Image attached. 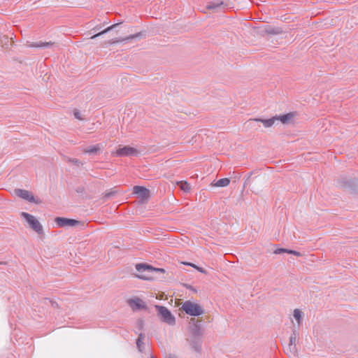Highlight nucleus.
I'll return each instance as SVG.
<instances>
[{"label": "nucleus", "mask_w": 358, "mask_h": 358, "mask_svg": "<svg viewBox=\"0 0 358 358\" xmlns=\"http://www.w3.org/2000/svg\"><path fill=\"white\" fill-rule=\"evenodd\" d=\"M229 183H230V180L227 178H221V179L218 180L215 183H212V186L216 187H224L228 186L229 185Z\"/></svg>", "instance_id": "13"}, {"label": "nucleus", "mask_w": 358, "mask_h": 358, "mask_svg": "<svg viewBox=\"0 0 358 358\" xmlns=\"http://www.w3.org/2000/svg\"><path fill=\"white\" fill-rule=\"evenodd\" d=\"M278 119V124L280 122L282 124H289L294 117V114L292 113H289L287 114L280 115L275 116Z\"/></svg>", "instance_id": "10"}, {"label": "nucleus", "mask_w": 358, "mask_h": 358, "mask_svg": "<svg viewBox=\"0 0 358 358\" xmlns=\"http://www.w3.org/2000/svg\"><path fill=\"white\" fill-rule=\"evenodd\" d=\"M113 27H114V25H113V26H111V27H108L107 29H104L103 31H101V32H99V33H98V34H96L93 35L92 36H91V37H90V38H91V39H94V38H96V37H98V36H101V35H102V34H105V33L108 32V31H110V30Z\"/></svg>", "instance_id": "18"}, {"label": "nucleus", "mask_w": 358, "mask_h": 358, "mask_svg": "<svg viewBox=\"0 0 358 358\" xmlns=\"http://www.w3.org/2000/svg\"><path fill=\"white\" fill-rule=\"evenodd\" d=\"M53 45L52 43H38L36 45H35L34 46L35 47H37V48H45V47H50V46H52Z\"/></svg>", "instance_id": "19"}, {"label": "nucleus", "mask_w": 358, "mask_h": 358, "mask_svg": "<svg viewBox=\"0 0 358 358\" xmlns=\"http://www.w3.org/2000/svg\"><path fill=\"white\" fill-rule=\"evenodd\" d=\"M196 269L199 272H200V273H206L205 270H203L201 267H199V266H197V267L196 268Z\"/></svg>", "instance_id": "25"}, {"label": "nucleus", "mask_w": 358, "mask_h": 358, "mask_svg": "<svg viewBox=\"0 0 358 358\" xmlns=\"http://www.w3.org/2000/svg\"><path fill=\"white\" fill-rule=\"evenodd\" d=\"M133 191L142 199H147L150 196L149 189L143 186H135Z\"/></svg>", "instance_id": "7"}, {"label": "nucleus", "mask_w": 358, "mask_h": 358, "mask_svg": "<svg viewBox=\"0 0 358 358\" xmlns=\"http://www.w3.org/2000/svg\"><path fill=\"white\" fill-rule=\"evenodd\" d=\"M181 308L191 316H200L204 313L202 307L196 303L187 301L182 304Z\"/></svg>", "instance_id": "3"}, {"label": "nucleus", "mask_w": 358, "mask_h": 358, "mask_svg": "<svg viewBox=\"0 0 358 358\" xmlns=\"http://www.w3.org/2000/svg\"><path fill=\"white\" fill-rule=\"evenodd\" d=\"M137 150L130 146H124L116 150L117 156H131L137 154Z\"/></svg>", "instance_id": "6"}, {"label": "nucleus", "mask_w": 358, "mask_h": 358, "mask_svg": "<svg viewBox=\"0 0 358 358\" xmlns=\"http://www.w3.org/2000/svg\"><path fill=\"white\" fill-rule=\"evenodd\" d=\"M73 114H74V116H75V117H76V119H78V120H81L80 113V112H79V111H75V112L73 113Z\"/></svg>", "instance_id": "24"}, {"label": "nucleus", "mask_w": 358, "mask_h": 358, "mask_svg": "<svg viewBox=\"0 0 358 358\" xmlns=\"http://www.w3.org/2000/svg\"><path fill=\"white\" fill-rule=\"evenodd\" d=\"M142 338H143L142 334H140V337L137 339V341H136V344L138 346V348H140V346L142 343Z\"/></svg>", "instance_id": "23"}, {"label": "nucleus", "mask_w": 358, "mask_h": 358, "mask_svg": "<svg viewBox=\"0 0 358 358\" xmlns=\"http://www.w3.org/2000/svg\"><path fill=\"white\" fill-rule=\"evenodd\" d=\"M100 150V147L99 145H94V146H91L87 149L85 150V153H94V152H96L97 151H99Z\"/></svg>", "instance_id": "17"}, {"label": "nucleus", "mask_w": 358, "mask_h": 358, "mask_svg": "<svg viewBox=\"0 0 358 358\" xmlns=\"http://www.w3.org/2000/svg\"><path fill=\"white\" fill-rule=\"evenodd\" d=\"M178 185L180 189L183 190L185 192H188L191 189L189 184L187 183V182H180Z\"/></svg>", "instance_id": "16"}, {"label": "nucleus", "mask_w": 358, "mask_h": 358, "mask_svg": "<svg viewBox=\"0 0 358 358\" xmlns=\"http://www.w3.org/2000/svg\"><path fill=\"white\" fill-rule=\"evenodd\" d=\"M152 358H154V357H152Z\"/></svg>", "instance_id": "27"}, {"label": "nucleus", "mask_w": 358, "mask_h": 358, "mask_svg": "<svg viewBox=\"0 0 358 358\" xmlns=\"http://www.w3.org/2000/svg\"><path fill=\"white\" fill-rule=\"evenodd\" d=\"M55 222L60 227H73L79 223V222L76 220L59 217L55 218Z\"/></svg>", "instance_id": "5"}, {"label": "nucleus", "mask_w": 358, "mask_h": 358, "mask_svg": "<svg viewBox=\"0 0 358 358\" xmlns=\"http://www.w3.org/2000/svg\"><path fill=\"white\" fill-rule=\"evenodd\" d=\"M253 121H255V122H260L262 123L263 126L265 127V128H269V127H271L274 125H276L278 124V119L275 116L271 117V118H269V119H266V120H264V119H260V118H255V119H253L252 120Z\"/></svg>", "instance_id": "8"}, {"label": "nucleus", "mask_w": 358, "mask_h": 358, "mask_svg": "<svg viewBox=\"0 0 358 358\" xmlns=\"http://www.w3.org/2000/svg\"><path fill=\"white\" fill-rule=\"evenodd\" d=\"M155 308L163 322L169 325H174L176 324V317L166 307L156 305Z\"/></svg>", "instance_id": "4"}, {"label": "nucleus", "mask_w": 358, "mask_h": 358, "mask_svg": "<svg viewBox=\"0 0 358 358\" xmlns=\"http://www.w3.org/2000/svg\"><path fill=\"white\" fill-rule=\"evenodd\" d=\"M182 264L184 265L189 266L195 269L197 267V266L196 264L190 263V262H182Z\"/></svg>", "instance_id": "22"}, {"label": "nucleus", "mask_w": 358, "mask_h": 358, "mask_svg": "<svg viewBox=\"0 0 358 358\" xmlns=\"http://www.w3.org/2000/svg\"><path fill=\"white\" fill-rule=\"evenodd\" d=\"M129 305L134 310L142 309L145 307V303L140 299H131Z\"/></svg>", "instance_id": "11"}, {"label": "nucleus", "mask_w": 358, "mask_h": 358, "mask_svg": "<svg viewBox=\"0 0 358 358\" xmlns=\"http://www.w3.org/2000/svg\"><path fill=\"white\" fill-rule=\"evenodd\" d=\"M297 338V333L296 331H294L293 334L291 335L289 338V343L288 345V348L292 353H294L296 349V341Z\"/></svg>", "instance_id": "12"}, {"label": "nucleus", "mask_w": 358, "mask_h": 358, "mask_svg": "<svg viewBox=\"0 0 358 358\" xmlns=\"http://www.w3.org/2000/svg\"><path fill=\"white\" fill-rule=\"evenodd\" d=\"M16 194L20 198L27 200L31 203L35 202L34 196L29 191L25 189H17Z\"/></svg>", "instance_id": "9"}, {"label": "nucleus", "mask_w": 358, "mask_h": 358, "mask_svg": "<svg viewBox=\"0 0 358 358\" xmlns=\"http://www.w3.org/2000/svg\"><path fill=\"white\" fill-rule=\"evenodd\" d=\"M139 36H140V34H134V35H131L127 38H120L118 40L110 41L109 43H123V42H126V41L133 39V38H138Z\"/></svg>", "instance_id": "15"}, {"label": "nucleus", "mask_w": 358, "mask_h": 358, "mask_svg": "<svg viewBox=\"0 0 358 358\" xmlns=\"http://www.w3.org/2000/svg\"><path fill=\"white\" fill-rule=\"evenodd\" d=\"M138 326H139V328H143V323L142 321H139L138 322Z\"/></svg>", "instance_id": "26"}, {"label": "nucleus", "mask_w": 358, "mask_h": 358, "mask_svg": "<svg viewBox=\"0 0 358 358\" xmlns=\"http://www.w3.org/2000/svg\"><path fill=\"white\" fill-rule=\"evenodd\" d=\"M287 249L278 248V249H276V250L274 251V253H275V254H280V253H282V252H287Z\"/></svg>", "instance_id": "21"}, {"label": "nucleus", "mask_w": 358, "mask_h": 358, "mask_svg": "<svg viewBox=\"0 0 358 358\" xmlns=\"http://www.w3.org/2000/svg\"><path fill=\"white\" fill-rule=\"evenodd\" d=\"M287 253L292 254V255H294L298 256V257L301 256V253L299 252L292 250H287Z\"/></svg>", "instance_id": "20"}, {"label": "nucleus", "mask_w": 358, "mask_h": 358, "mask_svg": "<svg viewBox=\"0 0 358 358\" xmlns=\"http://www.w3.org/2000/svg\"><path fill=\"white\" fill-rule=\"evenodd\" d=\"M138 272L137 277L143 280H150L152 278L153 272H164L163 268H155L145 264H137L136 266Z\"/></svg>", "instance_id": "2"}, {"label": "nucleus", "mask_w": 358, "mask_h": 358, "mask_svg": "<svg viewBox=\"0 0 358 358\" xmlns=\"http://www.w3.org/2000/svg\"><path fill=\"white\" fill-rule=\"evenodd\" d=\"M303 313L299 309H294L293 311V319L296 322V326L299 327L301 323Z\"/></svg>", "instance_id": "14"}, {"label": "nucleus", "mask_w": 358, "mask_h": 358, "mask_svg": "<svg viewBox=\"0 0 358 358\" xmlns=\"http://www.w3.org/2000/svg\"><path fill=\"white\" fill-rule=\"evenodd\" d=\"M20 215L30 229L38 234H43V226L36 217L26 212H20Z\"/></svg>", "instance_id": "1"}]
</instances>
